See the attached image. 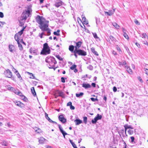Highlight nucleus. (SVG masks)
Masks as SVG:
<instances>
[{"label":"nucleus","instance_id":"aec40b11","mask_svg":"<svg viewBox=\"0 0 148 148\" xmlns=\"http://www.w3.org/2000/svg\"><path fill=\"white\" fill-rule=\"evenodd\" d=\"M91 51L96 56H98L99 55L97 52L95 51L94 48L92 47L91 48Z\"/></svg>","mask_w":148,"mask_h":148},{"label":"nucleus","instance_id":"338daca9","mask_svg":"<svg viewBox=\"0 0 148 148\" xmlns=\"http://www.w3.org/2000/svg\"><path fill=\"white\" fill-rule=\"evenodd\" d=\"M116 48L117 49L118 51H121V50L120 47L118 45H117L116 46Z\"/></svg>","mask_w":148,"mask_h":148},{"label":"nucleus","instance_id":"37998d69","mask_svg":"<svg viewBox=\"0 0 148 148\" xmlns=\"http://www.w3.org/2000/svg\"><path fill=\"white\" fill-rule=\"evenodd\" d=\"M137 78L138 80L141 83H142L143 82V81L142 79L140 77V76H138Z\"/></svg>","mask_w":148,"mask_h":148},{"label":"nucleus","instance_id":"b1692460","mask_svg":"<svg viewBox=\"0 0 148 148\" xmlns=\"http://www.w3.org/2000/svg\"><path fill=\"white\" fill-rule=\"evenodd\" d=\"M97 120L101 119L102 118V116L101 115L99 114H97V116L95 117Z\"/></svg>","mask_w":148,"mask_h":148},{"label":"nucleus","instance_id":"6e6d98bb","mask_svg":"<svg viewBox=\"0 0 148 148\" xmlns=\"http://www.w3.org/2000/svg\"><path fill=\"white\" fill-rule=\"evenodd\" d=\"M72 105V103L71 102H69L67 103V106H71Z\"/></svg>","mask_w":148,"mask_h":148},{"label":"nucleus","instance_id":"bf43d9fd","mask_svg":"<svg viewBox=\"0 0 148 148\" xmlns=\"http://www.w3.org/2000/svg\"><path fill=\"white\" fill-rule=\"evenodd\" d=\"M70 108L71 109V110H73L74 109H75V107L73 106L72 105H71L70 106Z\"/></svg>","mask_w":148,"mask_h":148},{"label":"nucleus","instance_id":"603ef678","mask_svg":"<svg viewBox=\"0 0 148 148\" xmlns=\"http://www.w3.org/2000/svg\"><path fill=\"white\" fill-rule=\"evenodd\" d=\"M61 80L62 83H64L65 82V79L64 77H62L61 78Z\"/></svg>","mask_w":148,"mask_h":148},{"label":"nucleus","instance_id":"6e6552de","mask_svg":"<svg viewBox=\"0 0 148 148\" xmlns=\"http://www.w3.org/2000/svg\"><path fill=\"white\" fill-rule=\"evenodd\" d=\"M59 120L63 123H64L66 122V119H65L62 115H60L58 117Z\"/></svg>","mask_w":148,"mask_h":148},{"label":"nucleus","instance_id":"c85d7f7f","mask_svg":"<svg viewBox=\"0 0 148 148\" xmlns=\"http://www.w3.org/2000/svg\"><path fill=\"white\" fill-rule=\"evenodd\" d=\"M45 116L46 119H47L49 122H50L52 120L48 116V115L46 113L45 114Z\"/></svg>","mask_w":148,"mask_h":148},{"label":"nucleus","instance_id":"f704fd0d","mask_svg":"<svg viewBox=\"0 0 148 148\" xmlns=\"http://www.w3.org/2000/svg\"><path fill=\"white\" fill-rule=\"evenodd\" d=\"M114 11H112V10H109V16H111L112 15L114 14Z\"/></svg>","mask_w":148,"mask_h":148},{"label":"nucleus","instance_id":"ddd939ff","mask_svg":"<svg viewBox=\"0 0 148 148\" xmlns=\"http://www.w3.org/2000/svg\"><path fill=\"white\" fill-rule=\"evenodd\" d=\"M74 122L75 123V125H77L82 123V121L79 119H76L74 120Z\"/></svg>","mask_w":148,"mask_h":148},{"label":"nucleus","instance_id":"f8f14e48","mask_svg":"<svg viewBox=\"0 0 148 148\" xmlns=\"http://www.w3.org/2000/svg\"><path fill=\"white\" fill-rule=\"evenodd\" d=\"M46 140L42 137H40L38 138V141L39 143L40 144H43L44 143V142Z\"/></svg>","mask_w":148,"mask_h":148},{"label":"nucleus","instance_id":"72a5a7b5","mask_svg":"<svg viewBox=\"0 0 148 148\" xmlns=\"http://www.w3.org/2000/svg\"><path fill=\"white\" fill-rule=\"evenodd\" d=\"M128 132L130 135H132L134 133V131L133 130H129L128 131Z\"/></svg>","mask_w":148,"mask_h":148},{"label":"nucleus","instance_id":"0eeeda50","mask_svg":"<svg viewBox=\"0 0 148 148\" xmlns=\"http://www.w3.org/2000/svg\"><path fill=\"white\" fill-rule=\"evenodd\" d=\"M14 102L16 105L20 107H25V105L23 103L21 102L20 101H14Z\"/></svg>","mask_w":148,"mask_h":148},{"label":"nucleus","instance_id":"bb28decb","mask_svg":"<svg viewBox=\"0 0 148 148\" xmlns=\"http://www.w3.org/2000/svg\"><path fill=\"white\" fill-rule=\"evenodd\" d=\"M69 141L74 148H75L77 147L75 144L73 142L72 140L70 139Z\"/></svg>","mask_w":148,"mask_h":148},{"label":"nucleus","instance_id":"052dcab7","mask_svg":"<svg viewBox=\"0 0 148 148\" xmlns=\"http://www.w3.org/2000/svg\"><path fill=\"white\" fill-rule=\"evenodd\" d=\"M96 84H95V83H92V84H91V86L93 87H94V88H95L96 87Z\"/></svg>","mask_w":148,"mask_h":148},{"label":"nucleus","instance_id":"dca6fc26","mask_svg":"<svg viewBox=\"0 0 148 148\" xmlns=\"http://www.w3.org/2000/svg\"><path fill=\"white\" fill-rule=\"evenodd\" d=\"M75 47H74L73 45H70L69 47V49L70 51L71 52H73V51L74 50V48Z\"/></svg>","mask_w":148,"mask_h":148},{"label":"nucleus","instance_id":"7ed1b4c3","mask_svg":"<svg viewBox=\"0 0 148 148\" xmlns=\"http://www.w3.org/2000/svg\"><path fill=\"white\" fill-rule=\"evenodd\" d=\"M0 72L7 77L11 78L12 77V73L9 69H6L2 68L0 69Z\"/></svg>","mask_w":148,"mask_h":148},{"label":"nucleus","instance_id":"412c9836","mask_svg":"<svg viewBox=\"0 0 148 148\" xmlns=\"http://www.w3.org/2000/svg\"><path fill=\"white\" fill-rule=\"evenodd\" d=\"M14 92L16 94H17L21 97H22V95H23L22 93L19 90H16Z\"/></svg>","mask_w":148,"mask_h":148},{"label":"nucleus","instance_id":"39448f33","mask_svg":"<svg viewBox=\"0 0 148 148\" xmlns=\"http://www.w3.org/2000/svg\"><path fill=\"white\" fill-rule=\"evenodd\" d=\"M43 54H49L50 53V49L48 44L47 43H45L43 45V48L42 50Z\"/></svg>","mask_w":148,"mask_h":148},{"label":"nucleus","instance_id":"79ce46f5","mask_svg":"<svg viewBox=\"0 0 148 148\" xmlns=\"http://www.w3.org/2000/svg\"><path fill=\"white\" fill-rule=\"evenodd\" d=\"M22 98H23V99L24 100V101H27V98L24 96L23 95H22Z\"/></svg>","mask_w":148,"mask_h":148},{"label":"nucleus","instance_id":"cd10ccee","mask_svg":"<svg viewBox=\"0 0 148 148\" xmlns=\"http://www.w3.org/2000/svg\"><path fill=\"white\" fill-rule=\"evenodd\" d=\"M109 38L110 40L112 42L115 41L116 39L115 38L112 36H110L109 37Z\"/></svg>","mask_w":148,"mask_h":148},{"label":"nucleus","instance_id":"f257e3e1","mask_svg":"<svg viewBox=\"0 0 148 148\" xmlns=\"http://www.w3.org/2000/svg\"><path fill=\"white\" fill-rule=\"evenodd\" d=\"M36 22L40 25L39 27L42 31H46L48 35L51 34L50 30L48 28V22L47 23L45 19L42 16L38 15L36 18Z\"/></svg>","mask_w":148,"mask_h":148},{"label":"nucleus","instance_id":"4d7b16f0","mask_svg":"<svg viewBox=\"0 0 148 148\" xmlns=\"http://www.w3.org/2000/svg\"><path fill=\"white\" fill-rule=\"evenodd\" d=\"M143 42L144 44L148 45V43L146 40H145V41H143Z\"/></svg>","mask_w":148,"mask_h":148},{"label":"nucleus","instance_id":"f03ea898","mask_svg":"<svg viewBox=\"0 0 148 148\" xmlns=\"http://www.w3.org/2000/svg\"><path fill=\"white\" fill-rule=\"evenodd\" d=\"M45 62L48 63L49 66V68L51 69H53L54 70H55L57 67H55V65L57 63V62L55 59L51 57H48L45 59Z\"/></svg>","mask_w":148,"mask_h":148},{"label":"nucleus","instance_id":"20e7f679","mask_svg":"<svg viewBox=\"0 0 148 148\" xmlns=\"http://www.w3.org/2000/svg\"><path fill=\"white\" fill-rule=\"evenodd\" d=\"M31 11L30 8H28L27 10L23 11L22 13L21 19L22 20H26L28 17L30 16Z\"/></svg>","mask_w":148,"mask_h":148},{"label":"nucleus","instance_id":"09e8293b","mask_svg":"<svg viewBox=\"0 0 148 148\" xmlns=\"http://www.w3.org/2000/svg\"><path fill=\"white\" fill-rule=\"evenodd\" d=\"M93 34L94 37L95 38H98L96 33H93Z\"/></svg>","mask_w":148,"mask_h":148},{"label":"nucleus","instance_id":"8fccbe9b","mask_svg":"<svg viewBox=\"0 0 148 148\" xmlns=\"http://www.w3.org/2000/svg\"><path fill=\"white\" fill-rule=\"evenodd\" d=\"M60 132L63 135H67V134L63 130H62V131L61 132Z\"/></svg>","mask_w":148,"mask_h":148},{"label":"nucleus","instance_id":"864d4df0","mask_svg":"<svg viewBox=\"0 0 148 148\" xmlns=\"http://www.w3.org/2000/svg\"><path fill=\"white\" fill-rule=\"evenodd\" d=\"M53 34L54 35H56V36H59L60 35L59 33H58L56 32H54Z\"/></svg>","mask_w":148,"mask_h":148},{"label":"nucleus","instance_id":"0e129e2a","mask_svg":"<svg viewBox=\"0 0 148 148\" xmlns=\"http://www.w3.org/2000/svg\"><path fill=\"white\" fill-rule=\"evenodd\" d=\"M113 91L114 92H116L117 91V88L116 87L114 86L113 88Z\"/></svg>","mask_w":148,"mask_h":148},{"label":"nucleus","instance_id":"393cba45","mask_svg":"<svg viewBox=\"0 0 148 148\" xmlns=\"http://www.w3.org/2000/svg\"><path fill=\"white\" fill-rule=\"evenodd\" d=\"M112 25L117 29H119V26L116 23H112Z\"/></svg>","mask_w":148,"mask_h":148},{"label":"nucleus","instance_id":"49530a36","mask_svg":"<svg viewBox=\"0 0 148 148\" xmlns=\"http://www.w3.org/2000/svg\"><path fill=\"white\" fill-rule=\"evenodd\" d=\"M130 138L131 139V142L133 143L134 142V136H131L130 137Z\"/></svg>","mask_w":148,"mask_h":148},{"label":"nucleus","instance_id":"e433bc0d","mask_svg":"<svg viewBox=\"0 0 148 148\" xmlns=\"http://www.w3.org/2000/svg\"><path fill=\"white\" fill-rule=\"evenodd\" d=\"M77 66L76 65L74 64L73 65L71 66L70 67V69L72 70H73L75 68H76Z\"/></svg>","mask_w":148,"mask_h":148},{"label":"nucleus","instance_id":"2f4dec72","mask_svg":"<svg viewBox=\"0 0 148 148\" xmlns=\"http://www.w3.org/2000/svg\"><path fill=\"white\" fill-rule=\"evenodd\" d=\"M123 34L124 37L127 39L129 38V37L127 34L125 32H124L123 33Z\"/></svg>","mask_w":148,"mask_h":148},{"label":"nucleus","instance_id":"ea45409f","mask_svg":"<svg viewBox=\"0 0 148 148\" xmlns=\"http://www.w3.org/2000/svg\"><path fill=\"white\" fill-rule=\"evenodd\" d=\"M87 68L90 70H93V67L91 65H90L87 67Z\"/></svg>","mask_w":148,"mask_h":148},{"label":"nucleus","instance_id":"a211bd4d","mask_svg":"<svg viewBox=\"0 0 148 148\" xmlns=\"http://www.w3.org/2000/svg\"><path fill=\"white\" fill-rule=\"evenodd\" d=\"M14 49V46L12 45H9V50L11 52H13Z\"/></svg>","mask_w":148,"mask_h":148},{"label":"nucleus","instance_id":"4468645a","mask_svg":"<svg viewBox=\"0 0 148 148\" xmlns=\"http://www.w3.org/2000/svg\"><path fill=\"white\" fill-rule=\"evenodd\" d=\"M62 2L61 1H59L56 3L55 5L56 7L58 8L62 5Z\"/></svg>","mask_w":148,"mask_h":148},{"label":"nucleus","instance_id":"774afa93","mask_svg":"<svg viewBox=\"0 0 148 148\" xmlns=\"http://www.w3.org/2000/svg\"><path fill=\"white\" fill-rule=\"evenodd\" d=\"M126 64V62L125 61H123V63H122V65L123 66Z\"/></svg>","mask_w":148,"mask_h":148},{"label":"nucleus","instance_id":"5fc2aeb1","mask_svg":"<svg viewBox=\"0 0 148 148\" xmlns=\"http://www.w3.org/2000/svg\"><path fill=\"white\" fill-rule=\"evenodd\" d=\"M58 126L59 128L60 132H61L62 131V130H63L62 129V128L60 125H58Z\"/></svg>","mask_w":148,"mask_h":148},{"label":"nucleus","instance_id":"a878e982","mask_svg":"<svg viewBox=\"0 0 148 148\" xmlns=\"http://www.w3.org/2000/svg\"><path fill=\"white\" fill-rule=\"evenodd\" d=\"M19 36L18 35V34H16L14 36V38L16 41L18 42H19Z\"/></svg>","mask_w":148,"mask_h":148},{"label":"nucleus","instance_id":"69168bd1","mask_svg":"<svg viewBox=\"0 0 148 148\" xmlns=\"http://www.w3.org/2000/svg\"><path fill=\"white\" fill-rule=\"evenodd\" d=\"M44 34L43 32H42V33L39 35V36L41 38H42L43 35Z\"/></svg>","mask_w":148,"mask_h":148},{"label":"nucleus","instance_id":"473e14b6","mask_svg":"<svg viewBox=\"0 0 148 148\" xmlns=\"http://www.w3.org/2000/svg\"><path fill=\"white\" fill-rule=\"evenodd\" d=\"M87 118L86 116H84L83 117L84 122L85 124H86L87 123Z\"/></svg>","mask_w":148,"mask_h":148},{"label":"nucleus","instance_id":"a19ab883","mask_svg":"<svg viewBox=\"0 0 148 148\" xmlns=\"http://www.w3.org/2000/svg\"><path fill=\"white\" fill-rule=\"evenodd\" d=\"M56 58L59 60L61 61L63 60V58H61L59 55H57L56 56Z\"/></svg>","mask_w":148,"mask_h":148},{"label":"nucleus","instance_id":"de8ad7c7","mask_svg":"<svg viewBox=\"0 0 148 148\" xmlns=\"http://www.w3.org/2000/svg\"><path fill=\"white\" fill-rule=\"evenodd\" d=\"M76 51H77V50H75L74 51H73V53H74V55L75 57V58H77V55L76 54L77 53Z\"/></svg>","mask_w":148,"mask_h":148},{"label":"nucleus","instance_id":"f3484780","mask_svg":"<svg viewBox=\"0 0 148 148\" xmlns=\"http://www.w3.org/2000/svg\"><path fill=\"white\" fill-rule=\"evenodd\" d=\"M125 67L127 71L129 73L131 74L132 73V70L130 67L127 66H125Z\"/></svg>","mask_w":148,"mask_h":148},{"label":"nucleus","instance_id":"9b49d317","mask_svg":"<svg viewBox=\"0 0 148 148\" xmlns=\"http://www.w3.org/2000/svg\"><path fill=\"white\" fill-rule=\"evenodd\" d=\"M82 86L86 89L91 87V86L90 84L84 83L82 84Z\"/></svg>","mask_w":148,"mask_h":148},{"label":"nucleus","instance_id":"6ab92c4d","mask_svg":"<svg viewBox=\"0 0 148 148\" xmlns=\"http://www.w3.org/2000/svg\"><path fill=\"white\" fill-rule=\"evenodd\" d=\"M31 90L32 91V94H33V96L34 97H35V96H36V92L34 88V87H32L31 88Z\"/></svg>","mask_w":148,"mask_h":148},{"label":"nucleus","instance_id":"1a4fd4ad","mask_svg":"<svg viewBox=\"0 0 148 148\" xmlns=\"http://www.w3.org/2000/svg\"><path fill=\"white\" fill-rule=\"evenodd\" d=\"M82 42L81 41H79L76 43V45L75 46V50H78L81 46Z\"/></svg>","mask_w":148,"mask_h":148},{"label":"nucleus","instance_id":"4be33fe9","mask_svg":"<svg viewBox=\"0 0 148 148\" xmlns=\"http://www.w3.org/2000/svg\"><path fill=\"white\" fill-rule=\"evenodd\" d=\"M34 130L37 133H40L41 132V130L39 128L36 127L34 128Z\"/></svg>","mask_w":148,"mask_h":148},{"label":"nucleus","instance_id":"a18cd8bd","mask_svg":"<svg viewBox=\"0 0 148 148\" xmlns=\"http://www.w3.org/2000/svg\"><path fill=\"white\" fill-rule=\"evenodd\" d=\"M142 35L143 36L142 38H145L147 36V34L145 33H143Z\"/></svg>","mask_w":148,"mask_h":148},{"label":"nucleus","instance_id":"423d86ee","mask_svg":"<svg viewBox=\"0 0 148 148\" xmlns=\"http://www.w3.org/2000/svg\"><path fill=\"white\" fill-rule=\"evenodd\" d=\"M79 55L82 56H86L87 55L86 52L83 51L82 50L80 49H78L76 51Z\"/></svg>","mask_w":148,"mask_h":148},{"label":"nucleus","instance_id":"3c124183","mask_svg":"<svg viewBox=\"0 0 148 148\" xmlns=\"http://www.w3.org/2000/svg\"><path fill=\"white\" fill-rule=\"evenodd\" d=\"M144 71L145 72V73L148 75V69L147 68H144Z\"/></svg>","mask_w":148,"mask_h":148},{"label":"nucleus","instance_id":"5701e85b","mask_svg":"<svg viewBox=\"0 0 148 148\" xmlns=\"http://www.w3.org/2000/svg\"><path fill=\"white\" fill-rule=\"evenodd\" d=\"M84 93L82 92H80L79 93H76V96L77 97H79L82 96L84 95Z\"/></svg>","mask_w":148,"mask_h":148},{"label":"nucleus","instance_id":"c756f323","mask_svg":"<svg viewBox=\"0 0 148 148\" xmlns=\"http://www.w3.org/2000/svg\"><path fill=\"white\" fill-rule=\"evenodd\" d=\"M18 46L19 49L21 51L23 49V48L22 45L21 44H20L19 43V42H18Z\"/></svg>","mask_w":148,"mask_h":148},{"label":"nucleus","instance_id":"680f3d73","mask_svg":"<svg viewBox=\"0 0 148 148\" xmlns=\"http://www.w3.org/2000/svg\"><path fill=\"white\" fill-rule=\"evenodd\" d=\"M2 145L3 146H7V144L5 142H3L2 144Z\"/></svg>","mask_w":148,"mask_h":148},{"label":"nucleus","instance_id":"c9c22d12","mask_svg":"<svg viewBox=\"0 0 148 148\" xmlns=\"http://www.w3.org/2000/svg\"><path fill=\"white\" fill-rule=\"evenodd\" d=\"M16 75L17 77L19 78V79L20 80L22 79V78L21 77V76L20 74L19 73H17L16 74Z\"/></svg>","mask_w":148,"mask_h":148},{"label":"nucleus","instance_id":"2eb2a0df","mask_svg":"<svg viewBox=\"0 0 148 148\" xmlns=\"http://www.w3.org/2000/svg\"><path fill=\"white\" fill-rule=\"evenodd\" d=\"M26 28V27H23L22 29L18 33L16 34H18V35L19 36H20L21 35L23 34V32L24 31V29H25Z\"/></svg>","mask_w":148,"mask_h":148},{"label":"nucleus","instance_id":"58836bf2","mask_svg":"<svg viewBox=\"0 0 148 148\" xmlns=\"http://www.w3.org/2000/svg\"><path fill=\"white\" fill-rule=\"evenodd\" d=\"M134 22L136 25H140V23L136 19H135L134 20Z\"/></svg>","mask_w":148,"mask_h":148},{"label":"nucleus","instance_id":"7c9ffc66","mask_svg":"<svg viewBox=\"0 0 148 148\" xmlns=\"http://www.w3.org/2000/svg\"><path fill=\"white\" fill-rule=\"evenodd\" d=\"M97 121L96 118L95 117L92 120L91 122L93 124H95L96 123Z\"/></svg>","mask_w":148,"mask_h":148},{"label":"nucleus","instance_id":"c03bdc74","mask_svg":"<svg viewBox=\"0 0 148 148\" xmlns=\"http://www.w3.org/2000/svg\"><path fill=\"white\" fill-rule=\"evenodd\" d=\"M5 22L0 21V27H2L3 25L4 24H5Z\"/></svg>","mask_w":148,"mask_h":148},{"label":"nucleus","instance_id":"13d9d810","mask_svg":"<svg viewBox=\"0 0 148 148\" xmlns=\"http://www.w3.org/2000/svg\"><path fill=\"white\" fill-rule=\"evenodd\" d=\"M4 16L3 13L1 12H0V17L1 18H3Z\"/></svg>","mask_w":148,"mask_h":148},{"label":"nucleus","instance_id":"9d476101","mask_svg":"<svg viewBox=\"0 0 148 148\" xmlns=\"http://www.w3.org/2000/svg\"><path fill=\"white\" fill-rule=\"evenodd\" d=\"M124 127L125 128V133L126 136H127V135L126 134V130H127V129H129V128H131L132 129H133V127H132V126H131V125H125L124 126Z\"/></svg>","mask_w":148,"mask_h":148},{"label":"nucleus","instance_id":"e2e57ef3","mask_svg":"<svg viewBox=\"0 0 148 148\" xmlns=\"http://www.w3.org/2000/svg\"><path fill=\"white\" fill-rule=\"evenodd\" d=\"M84 23L86 25H87L88 24V21L86 20V21H83Z\"/></svg>","mask_w":148,"mask_h":148},{"label":"nucleus","instance_id":"4c0bfd02","mask_svg":"<svg viewBox=\"0 0 148 148\" xmlns=\"http://www.w3.org/2000/svg\"><path fill=\"white\" fill-rule=\"evenodd\" d=\"M58 95L59 96L62 97L64 96V94L62 92H58Z\"/></svg>","mask_w":148,"mask_h":148}]
</instances>
